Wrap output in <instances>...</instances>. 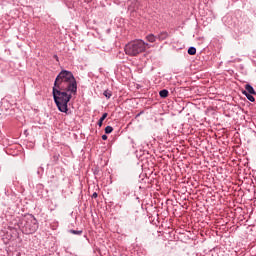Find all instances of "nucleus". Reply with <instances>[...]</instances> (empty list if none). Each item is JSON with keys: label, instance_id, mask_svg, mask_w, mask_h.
Listing matches in <instances>:
<instances>
[{"label": "nucleus", "instance_id": "1", "mask_svg": "<svg viewBox=\"0 0 256 256\" xmlns=\"http://www.w3.org/2000/svg\"><path fill=\"white\" fill-rule=\"evenodd\" d=\"M52 95L58 110L67 113L69 101L73 99V95H77V79L73 72L61 70L54 81Z\"/></svg>", "mask_w": 256, "mask_h": 256}, {"label": "nucleus", "instance_id": "2", "mask_svg": "<svg viewBox=\"0 0 256 256\" xmlns=\"http://www.w3.org/2000/svg\"><path fill=\"white\" fill-rule=\"evenodd\" d=\"M150 47L151 46H149L148 43H145L142 39H137L126 44L124 51L129 57H137L140 53H145Z\"/></svg>", "mask_w": 256, "mask_h": 256}, {"label": "nucleus", "instance_id": "3", "mask_svg": "<svg viewBox=\"0 0 256 256\" xmlns=\"http://www.w3.org/2000/svg\"><path fill=\"white\" fill-rule=\"evenodd\" d=\"M21 228L22 232H24L26 235H31L32 233H35L37 229H39V222H37V218L33 215H29L21 222Z\"/></svg>", "mask_w": 256, "mask_h": 256}, {"label": "nucleus", "instance_id": "4", "mask_svg": "<svg viewBox=\"0 0 256 256\" xmlns=\"http://www.w3.org/2000/svg\"><path fill=\"white\" fill-rule=\"evenodd\" d=\"M156 37L158 41H165V39H169V32L162 31Z\"/></svg>", "mask_w": 256, "mask_h": 256}, {"label": "nucleus", "instance_id": "5", "mask_svg": "<svg viewBox=\"0 0 256 256\" xmlns=\"http://www.w3.org/2000/svg\"><path fill=\"white\" fill-rule=\"evenodd\" d=\"M244 87H245V90H242V91H246V93L250 95H256L255 88H253L251 84H246Z\"/></svg>", "mask_w": 256, "mask_h": 256}, {"label": "nucleus", "instance_id": "6", "mask_svg": "<svg viewBox=\"0 0 256 256\" xmlns=\"http://www.w3.org/2000/svg\"><path fill=\"white\" fill-rule=\"evenodd\" d=\"M242 94L245 95L246 99L250 101L251 103H255V97H253V94L247 93V91H242Z\"/></svg>", "mask_w": 256, "mask_h": 256}, {"label": "nucleus", "instance_id": "7", "mask_svg": "<svg viewBox=\"0 0 256 256\" xmlns=\"http://www.w3.org/2000/svg\"><path fill=\"white\" fill-rule=\"evenodd\" d=\"M146 41H148L149 43H155V41H157V36H155L154 34H148L146 36Z\"/></svg>", "mask_w": 256, "mask_h": 256}, {"label": "nucleus", "instance_id": "8", "mask_svg": "<svg viewBox=\"0 0 256 256\" xmlns=\"http://www.w3.org/2000/svg\"><path fill=\"white\" fill-rule=\"evenodd\" d=\"M159 95L162 99H166V97H169V90L163 89L159 92Z\"/></svg>", "mask_w": 256, "mask_h": 256}, {"label": "nucleus", "instance_id": "9", "mask_svg": "<svg viewBox=\"0 0 256 256\" xmlns=\"http://www.w3.org/2000/svg\"><path fill=\"white\" fill-rule=\"evenodd\" d=\"M103 95L106 97V99H111V97H113V92H111V90H105Z\"/></svg>", "mask_w": 256, "mask_h": 256}, {"label": "nucleus", "instance_id": "10", "mask_svg": "<svg viewBox=\"0 0 256 256\" xmlns=\"http://www.w3.org/2000/svg\"><path fill=\"white\" fill-rule=\"evenodd\" d=\"M107 113H104L98 121V127H103V120L107 119Z\"/></svg>", "mask_w": 256, "mask_h": 256}, {"label": "nucleus", "instance_id": "11", "mask_svg": "<svg viewBox=\"0 0 256 256\" xmlns=\"http://www.w3.org/2000/svg\"><path fill=\"white\" fill-rule=\"evenodd\" d=\"M197 54V48L191 46L188 48V55H196Z\"/></svg>", "mask_w": 256, "mask_h": 256}, {"label": "nucleus", "instance_id": "12", "mask_svg": "<svg viewBox=\"0 0 256 256\" xmlns=\"http://www.w3.org/2000/svg\"><path fill=\"white\" fill-rule=\"evenodd\" d=\"M69 233H72V235H83V230H70Z\"/></svg>", "mask_w": 256, "mask_h": 256}, {"label": "nucleus", "instance_id": "13", "mask_svg": "<svg viewBox=\"0 0 256 256\" xmlns=\"http://www.w3.org/2000/svg\"><path fill=\"white\" fill-rule=\"evenodd\" d=\"M105 133L106 135H109V133H113V128L111 126H106Z\"/></svg>", "mask_w": 256, "mask_h": 256}, {"label": "nucleus", "instance_id": "14", "mask_svg": "<svg viewBox=\"0 0 256 256\" xmlns=\"http://www.w3.org/2000/svg\"><path fill=\"white\" fill-rule=\"evenodd\" d=\"M97 197H99V194H97V192H94L92 194V199H97Z\"/></svg>", "mask_w": 256, "mask_h": 256}, {"label": "nucleus", "instance_id": "15", "mask_svg": "<svg viewBox=\"0 0 256 256\" xmlns=\"http://www.w3.org/2000/svg\"><path fill=\"white\" fill-rule=\"evenodd\" d=\"M102 140H103V141H107V135H105V134L102 135Z\"/></svg>", "mask_w": 256, "mask_h": 256}, {"label": "nucleus", "instance_id": "16", "mask_svg": "<svg viewBox=\"0 0 256 256\" xmlns=\"http://www.w3.org/2000/svg\"><path fill=\"white\" fill-rule=\"evenodd\" d=\"M140 115H143V112H140L137 114V117H139Z\"/></svg>", "mask_w": 256, "mask_h": 256}]
</instances>
